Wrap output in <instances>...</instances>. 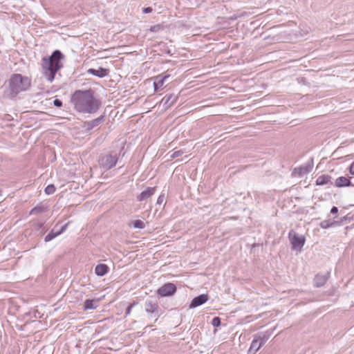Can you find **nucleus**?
I'll return each instance as SVG.
<instances>
[{"mask_svg":"<svg viewBox=\"0 0 354 354\" xmlns=\"http://www.w3.org/2000/svg\"><path fill=\"white\" fill-rule=\"evenodd\" d=\"M71 102L75 109L82 113H95L100 106V101L91 89L75 91L71 95Z\"/></svg>","mask_w":354,"mask_h":354,"instance_id":"f257e3e1","label":"nucleus"},{"mask_svg":"<svg viewBox=\"0 0 354 354\" xmlns=\"http://www.w3.org/2000/svg\"><path fill=\"white\" fill-rule=\"evenodd\" d=\"M63 58L64 55L59 50H55L50 57L43 58L41 64L43 74L48 82H52L55 79L56 73L62 66L60 60Z\"/></svg>","mask_w":354,"mask_h":354,"instance_id":"f03ea898","label":"nucleus"},{"mask_svg":"<svg viewBox=\"0 0 354 354\" xmlns=\"http://www.w3.org/2000/svg\"><path fill=\"white\" fill-rule=\"evenodd\" d=\"M30 79L21 74H14L10 80V88L12 93L18 94L26 91L30 86Z\"/></svg>","mask_w":354,"mask_h":354,"instance_id":"7ed1b4c3","label":"nucleus"},{"mask_svg":"<svg viewBox=\"0 0 354 354\" xmlns=\"http://www.w3.org/2000/svg\"><path fill=\"white\" fill-rule=\"evenodd\" d=\"M288 236L292 249L301 250L305 243V238L303 236H299L294 230L289 232Z\"/></svg>","mask_w":354,"mask_h":354,"instance_id":"20e7f679","label":"nucleus"},{"mask_svg":"<svg viewBox=\"0 0 354 354\" xmlns=\"http://www.w3.org/2000/svg\"><path fill=\"white\" fill-rule=\"evenodd\" d=\"M176 291V287L175 285L168 283L163 285L158 290V294L163 297H167L174 295Z\"/></svg>","mask_w":354,"mask_h":354,"instance_id":"39448f33","label":"nucleus"},{"mask_svg":"<svg viewBox=\"0 0 354 354\" xmlns=\"http://www.w3.org/2000/svg\"><path fill=\"white\" fill-rule=\"evenodd\" d=\"M208 299H209V297L207 295H206V294L200 295L199 296L196 297L192 299V301L189 305V308H194L198 306H200L203 305V304H205L208 300Z\"/></svg>","mask_w":354,"mask_h":354,"instance_id":"423d86ee","label":"nucleus"},{"mask_svg":"<svg viewBox=\"0 0 354 354\" xmlns=\"http://www.w3.org/2000/svg\"><path fill=\"white\" fill-rule=\"evenodd\" d=\"M178 97L174 94H169L165 95L160 101L165 109H168L177 100Z\"/></svg>","mask_w":354,"mask_h":354,"instance_id":"0eeeda50","label":"nucleus"},{"mask_svg":"<svg viewBox=\"0 0 354 354\" xmlns=\"http://www.w3.org/2000/svg\"><path fill=\"white\" fill-rule=\"evenodd\" d=\"M68 223H66L64 225H63L60 230H56L55 228H53L46 236H45V239H44V241L46 242H48V241H50L51 240H53V239H55V237H57V236H59V234H61L62 232H64L66 228H67V226H68Z\"/></svg>","mask_w":354,"mask_h":354,"instance_id":"6e6552de","label":"nucleus"},{"mask_svg":"<svg viewBox=\"0 0 354 354\" xmlns=\"http://www.w3.org/2000/svg\"><path fill=\"white\" fill-rule=\"evenodd\" d=\"M169 77V75H159L155 77L153 82L154 91H157L162 88L165 80Z\"/></svg>","mask_w":354,"mask_h":354,"instance_id":"1a4fd4ad","label":"nucleus"},{"mask_svg":"<svg viewBox=\"0 0 354 354\" xmlns=\"http://www.w3.org/2000/svg\"><path fill=\"white\" fill-rule=\"evenodd\" d=\"M156 187H147L142 191L137 197L138 201H142L153 196L155 194Z\"/></svg>","mask_w":354,"mask_h":354,"instance_id":"9d476101","label":"nucleus"},{"mask_svg":"<svg viewBox=\"0 0 354 354\" xmlns=\"http://www.w3.org/2000/svg\"><path fill=\"white\" fill-rule=\"evenodd\" d=\"M329 272L324 274H318L314 279L315 286L317 287L322 286L325 284L329 277Z\"/></svg>","mask_w":354,"mask_h":354,"instance_id":"9b49d317","label":"nucleus"},{"mask_svg":"<svg viewBox=\"0 0 354 354\" xmlns=\"http://www.w3.org/2000/svg\"><path fill=\"white\" fill-rule=\"evenodd\" d=\"M109 70L102 68H99L97 69L90 68L88 70V73L92 74L93 75L103 77L109 74Z\"/></svg>","mask_w":354,"mask_h":354,"instance_id":"f8f14e48","label":"nucleus"},{"mask_svg":"<svg viewBox=\"0 0 354 354\" xmlns=\"http://www.w3.org/2000/svg\"><path fill=\"white\" fill-rule=\"evenodd\" d=\"M261 346H263L259 340L254 336V339L251 343L250 347L248 350L249 354H254L257 351H258Z\"/></svg>","mask_w":354,"mask_h":354,"instance_id":"ddd939ff","label":"nucleus"},{"mask_svg":"<svg viewBox=\"0 0 354 354\" xmlns=\"http://www.w3.org/2000/svg\"><path fill=\"white\" fill-rule=\"evenodd\" d=\"M335 185L337 187H347L353 185L350 180L344 176L339 177L336 179Z\"/></svg>","mask_w":354,"mask_h":354,"instance_id":"4468645a","label":"nucleus"},{"mask_svg":"<svg viewBox=\"0 0 354 354\" xmlns=\"http://www.w3.org/2000/svg\"><path fill=\"white\" fill-rule=\"evenodd\" d=\"M109 268L105 264H99L95 268V272L97 276L102 277L109 272Z\"/></svg>","mask_w":354,"mask_h":354,"instance_id":"2eb2a0df","label":"nucleus"},{"mask_svg":"<svg viewBox=\"0 0 354 354\" xmlns=\"http://www.w3.org/2000/svg\"><path fill=\"white\" fill-rule=\"evenodd\" d=\"M103 117H99L95 120H93L91 121L86 122L84 123V127L87 130H91L94 127H97L102 120Z\"/></svg>","mask_w":354,"mask_h":354,"instance_id":"dca6fc26","label":"nucleus"},{"mask_svg":"<svg viewBox=\"0 0 354 354\" xmlns=\"http://www.w3.org/2000/svg\"><path fill=\"white\" fill-rule=\"evenodd\" d=\"M331 179V177L328 175L319 176L316 180L317 185H324L327 184Z\"/></svg>","mask_w":354,"mask_h":354,"instance_id":"f3484780","label":"nucleus"},{"mask_svg":"<svg viewBox=\"0 0 354 354\" xmlns=\"http://www.w3.org/2000/svg\"><path fill=\"white\" fill-rule=\"evenodd\" d=\"M254 337L257 338L259 340L261 344L263 346L266 344V342L268 340L270 335L266 332L256 334Z\"/></svg>","mask_w":354,"mask_h":354,"instance_id":"a211bd4d","label":"nucleus"},{"mask_svg":"<svg viewBox=\"0 0 354 354\" xmlns=\"http://www.w3.org/2000/svg\"><path fill=\"white\" fill-rule=\"evenodd\" d=\"M158 308V305L156 304H152L151 302H146L145 304V309L147 313H154Z\"/></svg>","mask_w":354,"mask_h":354,"instance_id":"6ab92c4d","label":"nucleus"},{"mask_svg":"<svg viewBox=\"0 0 354 354\" xmlns=\"http://www.w3.org/2000/svg\"><path fill=\"white\" fill-rule=\"evenodd\" d=\"M335 223H336L335 221H331L330 220H325L320 223V227L323 229H327V228L333 226Z\"/></svg>","mask_w":354,"mask_h":354,"instance_id":"aec40b11","label":"nucleus"},{"mask_svg":"<svg viewBox=\"0 0 354 354\" xmlns=\"http://www.w3.org/2000/svg\"><path fill=\"white\" fill-rule=\"evenodd\" d=\"M44 211L45 208L44 207L37 205L31 209L30 214H39Z\"/></svg>","mask_w":354,"mask_h":354,"instance_id":"412c9836","label":"nucleus"},{"mask_svg":"<svg viewBox=\"0 0 354 354\" xmlns=\"http://www.w3.org/2000/svg\"><path fill=\"white\" fill-rule=\"evenodd\" d=\"M95 306H94V301L87 299L85 301L84 304V310L93 309Z\"/></svg>","mask_w":354,"mask_h":354,"instance_id":"4be33fe9","label":"nucleus"},{"mask_svg":"<svg viewBox=\"0 0 354 354\" xmlns=\"http://www.w3.org/2000/svg\"><path fill=\"white\" fill-rule=\"evenodd\" d=\"M133 225L135 228L143 229L145 227L144 222L141 220H136L133 221Z\"/></svg>","mask_w":354,"mask_h":354,"instance_id":"5701e85b","label":"nucleus"},{"mask_svg":"<svg viewBox=\"0 0 354 354\" xmlns=\"http://www.w3.org/2000/svg\"><path fill=\"white\" fill-rule=\"evenodd\" d=\"M55 192V187L53 185H49L45 189V192L48 195L53 194Z\"/></svg>","mask_w":354,"mask_h":354,"instance_id":"b1692460","label":"nucleus"},{"mask_svg":"<svg viewBox=\"0 0 354 354\" xmlns=\"http://www.w3.org/2000/svg\"><path fill=\"white\" fill-rule=\"evenodd\" d=\"M183 151L182 150H178V151H176L174 152H173L171 156H170V158L171 159H174V158H178L179 156H180L182 154H183Z\"/></svg>","mask_w":354,"mask_h":354,"instance_id":"393cba45","label":"nucleus"},{"mask_svg":"<svg viewBox=\"0 0 354 354\" xmlns=\"http://www.w3.org/2000/svg\"><path fill=\"white\" fill-rule=\"evenodd\" d=\"M212 324L214 327H218L221 325V319L218 317H214L212 321Z\"/></svg>","mask_w":354,"mask_h":354,"instance_id":"a878e982","label":"nucleus"},{"mask_svg":"<svg viewBox=\"0 0 354 354\" xmlns=\"http://www.w3.org/2000/svg\"><path fill=\"white\" fill-rule=\"evenodd\" d=\"M165 194H161L158 199H157V204L158 205H162V203H165Z\"/></svg>","mask_w":354,"mask_h":354,"instance_id":"bb28decb","label":"nucleus"},{"mask_svg":"<svg viewBox=\"0 0 354 354\" xmlns=\"http://www.w3.org/2000/svg\"><path fill=\"white\" fill-rule=\"evenodd\" d=\"M53 104H54V106H55L57 107H60L62 105V102L59 99H55L53 101Z\"/></svg>","mask_w":354,"mask_h":354,"instance_id":"cd10ccee","label":"nucleus"},{"mask_svg":"<svg viewBox=\"0 0 354 354\" xmlns=\"http://www.w3.org/2000/svg\"><path fill=\"white\" fill-rule=\"evenodd\" d=\"M152 11V8L150 7L145 8L142 10L143 13H150Z\"/></svg>","mask_w":354,"mask_h":354,"instance_id":"c85d7f7f","label":"nucleus"},{"mask_svg":"<svg viewBox=\"0 0 354 354\" xmlns=\"http://www.w3.org/2000/svg\"><path fill=\"white\" fill-rule=\"evenodd\" d=\"M349 171L352 175H354V161L350 165Z\"/></svg>","mask_w":354,"mask_h":354,"instance_id":"c756f323","label":"nucleus"},{"mask_svg":"<svg viewBox=\"0 0 354 354\" xmlns=\"http://www.w3.org/2000/svg\"><path fill=\"white\" fill-rule=\"evenodd\" d=\"M337 212H338V209L336 207H333L330 209L331 214H336V213H337Z\"/></svg>","mask_w":354,"mask_h":354,"instance_id":"7c9ffc66","label":"nucleus"},{"mask_svg":"<svg viewBox=\"0 0 354 354\" xmlns=\"http://www.w3.org/2000/svg\"><path fill=\"white\" fill-rule=\"evenodd\" d=\"M133 304H131V305H129V306L127 307V312H126V314H127V315H129V314L130 313V311H131V308H133Z\"/></svg>","mask_w":354,"mask_h":354,"instance_id":"2f4dec72","label":"nucleus"},{"mask_svg":"<svg viewBox=\"0 0 354 354\" xmlns=\"http://www.w3.org/2000/svg\"><path fill=\"white\" fill-rule=\"evenodd\" d=\"M299 174H301L303 172H308V170L306 168H300Z\"/></svg>","mask_w":354,"mask_h":354,"instance_id":"473e14b6","label":"nucleus"},{"mask_svg":"<svg viewBox=\"0 0 354 354\" xmlns=\"http://www.w3.org/2000/svg\"><path fill=\"white\" fill-rule=\"evenodd\" d=\"M115 163H116V161H114L113 162V160L112 159V165H111V167H113V166L115 165Z\"/></svg>","mask_w":354,"mask_h":354,"instance_id":"72a5a7b5","label":"nucleus"},{"mask_svg":"<svg viewBox=\"0 0 354 354\" xmlns=\"http://www.w3.org/2000/svg\"><path fill=\"white\" fill-rule=\"evenodd\" d=\"M43 225H44L43 223H39V228H41V227H43Z\"/></svg>","mask_w":354,"mask_h":354,"instance_id":"f704fd0d","label":"nucleus"},{"mask_svg":"<svg viewBox=\"0 0 354 354\" xmlns=\"http://www.w3.org/2000/svg\"><path fill=\"white\" fill-rule=\"evenodd\" d=\"M1 195V192L0 191V196Z\"/></svg>","mask_w":354,"mask_h":354,"instance_id":"c9c22d12","label":"nucleus"}]
</instances>
